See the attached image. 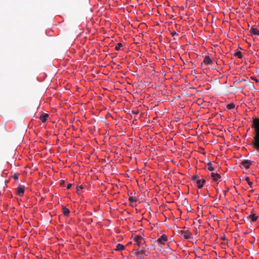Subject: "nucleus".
I'll return each mask as SVG.
<instances>
[{"label":"nucleus","instance_id":"obj_29","mask_svg":"<svg viewBox=\"0 0 259 259\" xmlns=\"http://www.w3.org/2000/svg\"><path fill=\"white\" fill-rule=\"evenodd\" d=\"M242 162H252V161L251 160H244L242 161Z\"/></svg>","mask_w":259,"mask_h":259},{"label":"nucleus","instance_id":"obj_22","mask_svg":"<svg viewBox=\"0 0 259 259\" xmlns=\"http://www.w3.org/2000/svg\"><path fill=\"white\" fill-rule=\"evenodd\" d=\"M128 200L130 202H134L135 201V199L132 197H130Z\"/></svg>","mask_w":259,"mask_h":259},{"label":"nucleus","instance_id":"obj_16","mask_svg":"<svg viewBox=\"0 0 259 259\" xmlns=\"http://www.w3.org/2000/svg\"><path fill=\"white\" fill-rule=\"evenodd\" d=\"M234 56L237 57L238 58H241L242 57V54L240 51H237L234 54Z\"/></svg>","mask_w":259,"mask_h":259},{"label":"nucleus","instance_id":"obj_17","mask_svg":"<svg viewBox=\"0 0 259 259\" xmlns=\"http://www.w3.org/2000/svg\"><path fill=\"white\" fill-rule=\"evenodd\" d=\"M207 169L208 170H210V171H212L214 169V167L212 166V163H208V167H207Z\"/></svg>","mask_w":259,"mask_h":259},{"label":"nucleus","instance_id":"obj_21","mask_svg":"<svg viewBox=\"0 0 259 259\" xmlns=\"http://www.w3.org/2000/svg\"><path fill=\"white\" fill-rule=\"evenodd\" d=\"M13 178L15 180H18V174H14V175L13 176Z\"/></svg>","mask_w":259,"mask_h":259},{"label":"nucleus","instance_id":"obj_3","mask_svg":"<svg viewBox=\"0 0 259 259\" xmlns=\"http://www.w3.org/2000/svg\"><path fill=\"white\" fill-rule=\"evenodd\" d=\"M167 241V237L165 235H162L157 239V242L160 246L165 244Z\"/></svg>","mask_w":259,"mask_h":259},{"label":"nucleus","instance_id":"obj_1","mask_svg":"<svg viewBox=\"0 0 259 259\" xmlns=\"http://www.w3.org/2000/svg\"><path fill=\"white\" fill-rule=\"evenodd\" d=\"M252 127L254 131L252 146L254 149L259 151V118H255L253 119Z\"/></svg>","mask_w":259,"mask_h":259},{"label":"nucleus","instance_id":"obj_28","mask_svg":"<svg viewBox=\"0 0 259 259\" xmlns=\"http://www.w3.org/2000/svg\"><path fill=\"white\" fill-rule=\"evenodd\" d=\"M65 184V181H62L60 183V185L61 186H63Z\"/></svg>","mask_w":259,"mask_h":259},{"label":"nucleus","instance_id":"obj_5","mask_svg":"<svg viewBox=\"0 0 259 259\" xmlns=\"http://www.w3.org/2000/svg\"><path fill=\"white\" fill-rule=\"evenodd\" d=\"M212 63V61L210 57L208 56H206L203 61V62L201 63V66L203 64L209 65Z\"/></svg>","mask_w":259,"mask_h":259},{"label":"nucleus","instance_id":"obj_7","mask_svg":"<svg viewBox=\"0 0 259 259\" xmlns=\"http://www.w3.org/2000/svg\"><path fill=\"white\" fill-rule=\"evenodd\" d=\"M134 240L137 242L138 245H140L143 239L141 236L136 235L134 237Z\"/></svg>","mask_w":259,"mask_h":259},{"label":"nucleus","instance_id":"obj_25","mask_svg":"<svg viewBox=\"0 0 259 259\" xmlns=\"http://www.w3.org/2000/svg\"><path fill=\"white\" fill-rule=\"evenodd\" d=\"M171 35H172V36H175L176 35H178V34L176 31H174L171 32Z\"/></svg>","mask_w":259,"mask_h":259},{"label":"nucleus","instance_id":"obj_8","mask_svg":"<svg viewBox=\"0 0 259 259\" xmlns=\"http://www.w3.org/2000/svg\"><path fill=\"white\" fill-rule=\"evenodd\" d=\"M205 182V180L204 179L197 180L196 181V183H197L198 188L199 189H201L203 187Z\"/></svg>","mask_w":259,"mask_h":259},{"label":"nucleus","instance_id":"obj_12","mask_svg":"<svg viewBox=\"0 0 259 259\" xmlns=\"http://www.w3.org/2000/svg\"><path fill=\"white\" fill-rule=\"evenodd\" d=\"M63 213L65 216H68L69 214L70 210L69 209L66 208L65 206H63L62 207Z\"/></svg>","mask_w":259,"mask_h":259},{"label":"nucleus","instance_id":"obj_18","mask_svg":"<svg viewBox=\"0 0 259 259\" xmlns=\"http://www.w3.org/2000/svg\"><path fill=\"white\" fill-rule=\"evenodd\" d=\"M227 107L229 109H232L235 107V104L233 103L227 105Z\"/></svg>","mask_w":259,"mask_h":259},{"label":"nucleus","instance_id":"obj_13","mask_svg":"<svg viewBox=\"0 0 259 259\" xmlns=\"http://www.w3.org/2000/svg\"><path fill=\"white\" fill-rule=\"evenodd\" d=\"M251 163H241V165H240V167L241 168H245V169H248L250 167V164Z\"/></svg>","mask_w":259,"mask_h":259},{"label":"nucleus","instance_id":"obj_4","mask_svg":"<svg viewBox=\"0 0 259 259\" xmlns=\"http://www.w3.org/2000/svg\"><path fill=\"white\" fill-rule=\"evenodd\" d=\"M136 255L139 257H142L143 255L147 256L148 255V252L144 251L143 250H136Z\"/></svg>","mask_w":259,"mask_h":259},{"label":"nucleus","instance_id":"obj_15","mask_svg":"<svg viewBox=\"0 0 259 259\" xmlns=\"http://www.w3.org/2000/svg\"><path fill=\"white\" fill-rule=\"evenodd\" d=\"M124 248L125 247L124 245L121 244H118L116 246L115 250L117 251H121L124 249Z\"/></svg>","mask_w":259,"mask_h":259},{"label":"nucleus","instance_id":"obj_27","mask_svg":"<svg viewBox=\"0 0 259 259\" xmlns=\"http://www.w3.org/2000/svg\"><path fill=\"white\" fill-rule=\"evenodd\" d=\"M251 79L252 80H255V81L256 82H258V80H257V79H256V78H255V77H254V76H252V77H251Z\"/></svg>","mask_w":259,"mask_h":259},{"label":"nucleus","instance_id":"obj_2","mask_svg":"<svg viewBox=\"0 0 259 259\" xmlns=\"http://www.w3.org/2000/svg\"><path fill=\"white\" fill-rule=\"evenodd\" d=\"M180 233L182 237L185 239H189L193 237L192 234L187 230H181Z\"/></svg>","mask_w":259,"mask_h":259},{"label":"nucleus","instance_id":"obj_10","mask_svg":"<svg viewBox=\"0 0 259 259\" xmlns=\"http://www.w3.org/2000/svg\"><path fill=\"white\" fill-rule=\"evenodd\" d=\"M211 176L214 181H217L219 179L221 178V176L218 173L211 172Z\"/></svg>","mask_w":259,"mask_h":259},{"label":"nucleus","instance_id":"obj_11","mask_svg":"<svg viewBox=\"0 0 259 259\" xmlns=\"http://www.w3.org/2000/svg\"><path fill=\"white\" fill-rule=\"evenodd\" d=\"M250 32L254 35H259V30L257 28L251 27Z\"/></svg>","mask_w":259,"mask_h":259},{"label":"nucleus","instance_id":"obj_14","mask_svg":"<svg viewBox=\"0 0 259 259\" xmlns=\"http://www.w3.org/2000/svg\"><path fill=\"white\" fill-rule=\"evenodd\" d=\"M48 116V114H44L40 116L39 119L42 122H45Z\"/></svg>","mask_w":259,"mask_h":259},{"label":"nucleus","instance_id":"obj_26","mask_svg":"<svg viewBox=\"0 0 259 259\" xmlns=\"http://www.w3.org/2000/svg\"><path fill=\"white\" fill-rule=\"evenodd\" d=\"M83 188V186L80 185L76 188L77 191H78L79 189H82Z\"/></svg>","mask_w":259,"mask_h":259},{"label":"nucleus","instance_id":"obj_24","mask_svg":"<svg viewBox=\"0 0 259 259\" xmlns=\"http://www.w3.org/2000/svg\"><path fill=\"white\" fill-rule=\"evenodd\" d=\"M71 187H72V184H68L67 186V189H68V190L70 189L71 188Z\"/></svg>","mask_w":259,"mask_h":259},{"label":"nucleus","instance_id":"obj_6","mask_svg":"<svg viewBox=\"0 0 259 259\" xmlns=\"http://www.w3.org/2000/svg\"><path fill=\"white\" fill-rule=\"evenodd\" d=\"M258 217L255 215L253 211H252L250 215H249L247 217V219H251L252 222H255L257 220Z\"/></svg>","mask_w":259,"mask_h":259},{"label":"nucleus","instance_id":"obj_20","mask_svg":"<svg viewBox=\"0 0 259 259\" xmlns=\"http://www.w3.org/2000/svg\"><path fill=\"white\" fill-rule=\"evenodd\" d=\"M245 181L247 182L248 184L250 186H251L252 185V182H250V179L249 178V177H246L245 178Z\"/></svg>","mask_w":259,"mask_h":259},{"label":"nucleus","instance_id":"obj_19","mask_svg":"<svg viewBox=\"0 0 259 259\" xmlns=\"http://www.w3.org/2000/svg\"><path fill=\"white\" fill-rule=\"evenodd\" d=\"M122 46V44L121 43H118L115 46V50L118 51L120 50V48Z\"/></svg>","mask_w":259,"mask_h":259},{"label":"nucleus","instance_id":"obj_9","mask_svg":"<svg viewBox=\"0 0 259 259\" xmlns=\"http://www.w3.org/2000/svg\"><path fill=\"white\" fill-rule=\"evenodd\" d=\"M25 187L23 186H19L18 188L17 194L18 195H22L24 193Z\"/></svg>","mask_w":259,"mask_h":259},{"label":"nucleus","instance_id":"obj_23","mask_svg":"<svg viewBox=\"0 0 259 259\" xmlns=\"http://www.w3.org/2000/svg\"><path fill=\"white\" fill-rule=\"evenodd\" d=\"M197 178V176L196 175H193L191 179L192 180H195Z\"/></svg>","mask_w":259,"mask_h":259}]
</instances>
